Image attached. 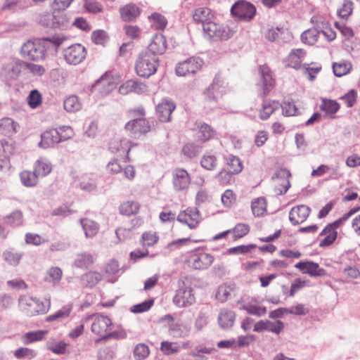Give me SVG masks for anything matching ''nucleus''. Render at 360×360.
Segmentation results:
<instances>
[{
	"label": "nucleus",
	"instance_id": "f257e3e1",
	"mask_svg": "<svg viewBox=\"0 0 360 360\" xmlns=\"http://www.w3.org/2000/svg\"><path fill=\"white\" fill-rule=\"evenodd\" d=\"M159 63L158 56H152L142 51L136 60V72L139 77L148 78L157 72Z\"/></svg>",
	"mask_w": 360,
	"mask_h": 360
},
{
	"label": "nucleus",
	"instance_id": "f03ea898",
	"mask_svg": "<svg viewBox=\"0 0 360 360\" xmlns=\"http://www.w3.org/2000/svg\"><path fill=\"white\" fill-rule=\"evenodd\" d=\"M72 130L70 127L62 126L58 129H50L46 130L41 135V141L39 146L43 148H48L62 141L71 139Z\"/></svg>",
	"mask_w": 360,
	"mask_h": 360
},
{
	"label": "nucleus",
	"instance_id": "7ed1b4c3",
	"mask_svg": "<svg viewBox=\"0 0 360 360\" xmlns=\"http://www.w3.org/2000/svg\"><path fill=\"white\" fill-rule=\"evenodd\" d=\"M18 302L21 310L28 316L44 314L48 312L51 305L49 300L44 302L36 297L27 295L20 296Z\"/></svg>",
	"mask_w": 360,
	"mask_h": 360
},
{
	"label": "nucleus",
	"instance_id": "20e7f679",
	"mask_svg": "<svg viewBox=\"0 0 360 360\" xmlns=\"http://www.w3.org/2000/svg\"><path fill=\"white\" fill-rule=\"evenodd\" d=\"M256 7L245 0L236 1L231 8V15L243 22L251 21L256 15Z\"/></svg>",
	"mask_w": 360,
	"mask_h": 360
},
{
	"label": "nucleus",
	"instance_id": "39448f33",
	"mask_svg": "<svg viewBox=\"0 0 360 360\" xmlns=\"http://www.w3.org/2000/svg\"><path fill=\"white\" fill-rule=\"evenodd\" d=\"M157 124V121L153 118L144 120L133 118L126 123L124 129L133 136L136 137L148 133Z\"/></svg>",
	"mask_w": 360,
	"mask_h": 360
},
{
	"label": "nucleus",
	"instance_id": "423d86ee",
	"mask_svg": "<svg viewBox=\"0 0 360 360\" xmlns=\"http://www.w3.org/2000/svg\"><path fill=\"white\" fill-rule=\"evenodd\" d=\"M179 289L173 298L174 303L179 307H187L195 302L193 289L186 286L184 281L180 278L178 281Z\"/></svg>",
	"mask_w": 360,
	"mask_h": 360
},
{
	"label": "nucleus",
	"instance_id": "0eeeda50",
	"mask_svg": "<svg viewBox=\"0 0 360 360\" xmlns=\"http://www.w3.org/2000/svg\"><path fill=\"white\" fill-rule=\"evenodd\" d=\"M204 65V60L199 56H191L186 60L177 63L175 68L178 76L185 77L194 75L199 71Z\"/></svg>",
	"mask_w": 360,
	"mask_h": 360
},
{
	"label": "nucleus",
	"instance_id": "6e6552de",
	"mask_svg": "<svg viewBox=\"0 0 360 360\" xmlns=\"http://www.w3.org/2000/svg\"><path fill=\"white\" fill-rule=\"evenodd\" d=\"M20 52L22 58L25 60L38 61L45 58L39 39L36 41L28 40L24 43Z\"/></svg>",
	"mask_w": 360,
	"mask_h": 360
},
{
	"label": "nucleus",
	"instance_id": "1a4fd4ad",
	"mask_svg": "<svg viewBox=\"0 0 360 360\" xmlns=\"http://www.w3.org/2000/svg\"><path fill=\"white\" fill-rule=\"evenodd\" d=\"M214 256L204 252L200 248L195 249L191 255L189 262L191 266L196 270L207 269L214 262Z\"/></svg>",
	"mask_w": 360,
	"mask_h": 360
},
{
	"label": "nucleus",
	"instance_id": "9d476101",
	"mask_svg": "<svg viewBox=\"0 0 360 360\" xmlns=\"http://www.w3.org/2000/svg\"><path fill=\"white\" fill-rule=\"evenodd\" d=\"M65 61L70 65L81 63L86 56V49L81 44H72L63 51Z\"/></svg>",
	"mask_w": 360,
	"mask_h": 360
},
{
	"label": "nucleus",
	"instance_id": "9b49d317",
	"mask_svg": "<svg viewBox=\"0 0 360 360\" xmlns=\"http://www.w3.org/2000/svg\"><path fill=\"white\" fill-rule=\"evenodd\" d=\"M64 10H53L51 16L41 19L43 25L53 29L64 30L68 24V18L63 13Z\"/></svg>",
	"mask_w": 360,
	"mask_h": 360
},
{
	"label": "nucleus",
	"instance_id": "f8f14e48",
	"mask_svg": "<svg viewBox=\"0 0 360 360\" xmlns=\"http://www.w3.org/2000/svg\"><path fill=\"white\" fill-rule=\"evenodd\" d=\"M66 39L62 34H55L51 37L39 39L44 57L46 54L54 55L57 53L59 46Z\"/></svg>",
	"mask_w": 360,
	"mask_h": 360
},
{
	"label": "nucleus",
	"instance_id": "ddd939ff",
	"mask_svg": "<svg viewBox=\"0 0 360 360\" xmlns=\"http://www.w3.org/2000/svg\"><path fill=\"white\" fill-rule=\"evenodd\" d=\"M295 267L311 277H325L328 275L326 269L321 268L318 263L313 261H300Z\"/></svg>",
	"mask_w": 360,
	"mask_h": 360
},
{
	"label": "nucleus",
	"instance_id": "4468645a",
	"mask_svg": "<svg viewBox=\"0 0 360 360\" xmlns=\"http://www.w3.org/2000/svg\"><path fill=\"white\" fill-rule=\"evenodd\" d=\"M175 103L169 99L165 98L156 105V115L162 122H169L172 120V113L175 110Z\"/></svg>",
	"mask_w": 360,
	"mask_h": 360
},
{
	"label": "nucleus",
	"instance_id": "2eb2a0df",
	"mask_svg": "<svg viewBox=\"0 0 360 360\" xmlns=\"http://www.w3.org/2000/svg\"><path fill=\"white\" fill-rule=\"evenodd\" d=\"M311 209L305 205L293 207L289 212V220L293 226H297L307 220Z\"/></svg>",
	"mask_w": 360,
	"mask_h": 360
},
{
	"label": "nucleus",
	"instance_id": "dca6fc26",
	"mask_svg": "<svg viewBox=\"0 0 360 360\" xmlns=\"http://www.w3.org/2000/svg\"><path fill=\"white\" fill-rule=\"evenodd\" d=\"M173 186L176 191H184L188 188L191 177L187 171L183 168H177L173 172Z\"/></svg>",
	"mask_w": 360,
	"mask_h": 360
},
{
	"label": "nucleus",
	"instance_id": "f3484780",
	"mask_svg": "<svg viewBox=\"0 0 360 360\" xmlns=\"http://www.w3.org/2000/svg\"><path fill=\"white\" fill-rule=\"evenodd\" d=\"M167 49V40L162 34H155L147 49L144 51L152 56H158L163 54Z\"/></svg>",
	"mask_w": 360,
	"mask_h": 360
},
{
	"label": "nucleus",
	"instance_id": "a211bd4d",
	"mask_svg": "<svg viewBox=\"0 0 360 360\" xmlns=\"http://www.w3.org/2000/svg\"><path fill=\"white\" fill-rule=\"evenodd\" d=\"M223 86V81L219 74L215 75L212 82L203 91V96L208 102H217L218 101L219 89Z\"/></svg>",
	"mask_w": 360,
	"mask_h": 360
},
{
	"label": "nucleus",
	"instance_id": "6ab92c4d",
	"mask_svg": "<svg viewBox=\"0 0 360 360\" xmlns=\"http://www.w3.org/2000/svg\"><path fill=\"white\" fill-rule=\"evenodd\" d=\"M141 8L133 3L128 4L120 8L121 18L124 22L135 21L141 15Z\"/></svg>",
	"mask_w": 360,
	"mask_h": 360
},
{
	"label": "nucleus",
	"instance_id": "aec40b11",
	"mask_svg": "<svg viewBox=\"0 0 360 360\" xmlns=\"http://www.w3.org/2000/svg\"><path fill=\"white\" fill-rule=\"evenodd\" d=\"M112 325V321L110 318L103 315H98L95 319L91 325V331L101 335V338L104 333H105Z\"/></svg>",
	"mask_w": 360,
	"mask_h": 360
},
{
	"label": "nucleus",
	"instance_id": "412c9836",
	"mask_svg": "<svg viewBox=\"0 0 360 360\" xmlns=\"http://www.w3.org/2000/svg\"><path fill=\"white\" fill-rule=\"evenodd\" d=\"M262 91L260 96L265 98L274 86L275 81L272 77L270 70L266 67L261 70Z\"/></svg>",
	"mask_w": 360,
	"mask_h": 360
},
{
	"label": "nucleus",
	"instance_id": "4be33fe9",
	"mask_svg": "<svg viewBox=\"0 0 360 360\" xmlns=\"http://www.w3.org/2000/svg\"><path fill=\"white\" fill-rule=\"evenodd\" d=\"M21 70L18 65L8 64L0 70V78L2 81L9 82L18 78Z\"/></svg>",
	"mask_w": 360,
	"mask_h": 360
},
{
	"label": "nucleus",
	"instance_id": "5701e85b",
	"mask_svg": "<svg viewBox=\"0 0 360 360\" xmlns=\"http://www.w3.org/2000/svg\"><path fill=\"white\" fill-rule=\"evenodd\" d=\"M236 319V314L233 311L229 309H222L218 316V323L222 329H229L232 328Z\"/></svg>",
	"mask_w": 360,
	"mask_h": 360
},
{
	"label": "nucleus",
	"instance_id": "b1692460",
	"mask_svg": "<svg viewBox=\"0 0 360 360\" xmlns=\"http://www.w3.org/2000/svg\"><path fill=\"white\" fill-rule=\"evenodd\" d=\"M305 54L302 49H292L288 56L285 62V66L298 70L301 67V58Z\"/></svg>",
	"mask_w": 360,
	"mask_h": 360
},
{
	"label": "nucleus",
	"instance_id": "393cba45",
	"mask_svg": "<svg viewBox=\"0 0 360 360\" xmlns=\"http://www.w3.org/2000/svg\"><path fill=\"white\" fill-rule=\"evenodd\" d=\"M146 86L138 82L137 80L130 79L127 81L120 87V92L122 94H127L128 92H135L141 94L144 91Z\"/></svg>",
	"mask_w": 360,
	"mask_h": 360
},
{
	"label": "nucleus",
	"instance_id": "a878e982",
	"mask_svg": "<svg viewBox=\"0 0 360 360\" xmlns=\"http://www.w3.org/2000/svg\"><path fill=\"white\" fill-rule=\"evenodd\" d=\"M102 278L100 273L90 271L81 276V283L84 287L92 288L96 285Z\"/></svg>",
	"mask_w": 360,
	"mask_h": 360
},
{
	"label": "nucleus",
	"instance_id": "bb28decb",
	"mask_svg": "<svg viewBox=\"0 0 360 360\" xmlns=\"http://www.w3.org/2000/svg\"><path fill=\"white\" fill-rule=\"evenodd\" d=\"M94 263V258L89 252H82L77 255L74 266L79 269H88Z\"/></svg>",
	"mask_w": 360,
	"mask_h": 360
},
{
	"label": "nucleus",
	"instance_id": "cd10ccee",
	"mask_svg": "<svg viewBox=\"0 0 360 360\" xmlns=\"http://www.w3.org/2000/svg\"><path fill=\"white\" fill-rule=\"evenodd\" d=\"M202 152V146L194 142H188L184 145L181 153L187 158L192 159Z\"/></svg>",
	"mask_w": 360,
	"mask_h": 360
},
{
	"label": "nucleus",
	"instance_id": "c85d7f7f",
	"mask_svg": "<svg viewBox=\"0 0 360 360\" xmlns=\"http://www.w3.org/2000/svg\"><path fill=\"white\" fill-rule=\"evenodd\" d=\"M214 135L215 131L210 124L203 122L198 126V137L202 142L210 141Z\"/></svg>",
	"mask_w": 360,
	"mask_h": 360
},
{
	"label": "nucleus",
	"instance_id": "c756f323",
	"mask_svg": "<svg viewBox=\"0 0 360 360\" xmlns=\"http://www.w3.org/2000/svg\"><path fill=\"white\" fill-rule=\"evenodd\" d=\"M22 184L27 187H33L37 184L38 175L36 172L25 170L20 174Z\"/></svg>",
	"mask_w": 360,
	"mask_h": 360
},
{
	"label": "nucleus",
	"instance_id": "7c9ffc66",
	"mask_svg": "<svg viewBox=\"0 0 360 360\" xmlns=\"http://www.w3.org/2000/svg\"><path fill=\"white\" fill-rule=\"evenodd\" d=\"M236 288V285L234 283L232 284H223L221 285L217 291L216 298L220 301L221 302H226L232 291H233Z\"/></svg>",
	"mask_w": 360,
	"mask_h": 360
},
{
	"label": "nucleus",
	"instance_id": "2f4dec72",
	"mask_svg": "<svg viewBox=\"0 0 360 360\" xmlns=\"http://www.w3.org/2000/svg\"><path fill=\"white\" fill-rule=\"evenodd\" d=\"M140 208L137 202L127 201L122 203L120 207V213L122 215L131 216L136 214Z\"/></svg>",
	"mask_w": 360,
	"mask_h": 360
},
{
	"label": "nucleus",
	"instance_id": "473e14b6",
	"mask_svg": "<svg viewBox=\"0 0 360 360\" xmlns=\"http://www.w3.org/2000/svg\"><path fill=\"white\" fill-rule=\"evenodd\" d=\"M5 224L13 227L20 226L23 221L22 212L20 210H15L4 218Z\"/></svg>",
	"mask_w": 360,
	"mask_h": 360
},
{
	"label": "nucleus",
	"instance_id": "72a5a7b5",
	"mask_svg": "<svg viewBox=\"0 0 360 360\" xmlns=\"http://www.w3.org/2000/svg\"><path fill=\"white\" fill-rule=\"evenodd\" d=\"M17 126V123L10 117H4L0 120V131L2 134H8L15 133Z\"/></svg>",
	"mask_w": 360,
	"mask_h": 360
},
{
	"label": "nucleus",
	"instance_id": "f704fd0d",
	"mask_svg": "<svg viewBox=\"0 0 360 360\" xmlns=\"http://www.w3.org/2000/svg\"><path fill=\"white\" fill-rule=\"evenodd\" d=\"M80 222L86 238H91L97 233L98 225L96 222L87 219H81Z\"/></svg>",
	"mask_w": 360,
	"mask_h": 360
},
{
	"label": "nucleus",
	"instance_id": "c9c22d12",
	"mask_svg": "<svg viewBox=\"0 0 360 360\" xmlns=\"http://www.w3.org/2000/svg\"><path fill=\"white\" fill-rule=\"evenodd\" d=\"M340 108V105L336 101L327 98H323L320 105L321 110L331 115L336 113Z\"/></svg>",
	"mask_w": 360,
	"mask_h": 360
},
{
	"label": "nucleus",
	"instance_id": "e433bc0d",
	"mask_svg": "<svg viewBox=\"0 0 360 360\" xmlns=\"http://www.w3.org/2000/svg\"><path fill=\"white\" fill-rule=\"evenodd\" d=\"M352 64L349 61L342 63H333V70L336 77H342L348 74L352 70Z\"/></svg>",
	"mask_w": 360,
	"mask_h": 360
},
{
	"label": "nucleus",
	"instance_id": "4c0bfd02",
	"mask_svg": "<svg viewBox=\"0 0 360 360\" xmlns=\"http://www.w3.org/2000/svg\"><path fill=\"white\" fill-rule=\"evenodd\" d=\"M48 333V330H36L26 333L23 335V342L25 345H29L32 342L41 340L46 334Z\"/></svg>",
	"mask_w": 360,
	"mask_h": 360
},
{
	"label": "nucleus",
	"instance_id": "58836bf2",
	"mask_svg": "<svg viewBox=\"0 0 360 360\" xmlns=\"http://www.w3.org/2000/svg\"><path fill=\"white\" fill-rule=\"evenodd\" d=\"M148 18L155 30H163L167 25L166 18L159 13H153Z\"/></svg>",
	"mask_w": 360,
	"mask_h": 360
},
{
	"label": "nucleus",
	"instance_id": "ea45409f",
	"mask_svg": "<svg viewBox=\"0 0 360 360\" xmlns=\"http://www.w3.org/2000/svg\"><path fill=\"white\" fill-rule=\"evenodd\" d=\"M52 170L51 164L44 159L38 160L36 162L34 171L39 176H45L48 175Z\"/></svg>",
	"mask_w": 360,
	"mask_h": 360
},
{
	"label": "nucleus",
	"instance_id": "a19ab883",
	"mask_svg": "<svg viewBox=\"0 0 360 360\" xmlns=\"http://www.w3.org/2000/svg\"><path fill=\"white\" fill-rule=\"evenodd\" d=\"M211 14L210 10L207 8H196L193 14V20L198 23H202V25L205 22L210 20L209 17Z\"/></svg>",
	"mask_w": 360,
	"mask_h": 360
},
{
	"label": "nucleus",
	"instance_id": "79ce46f5",
	"mask_svg": "<svg viewBox=\"0 0 360 360\" xmlns=\"http://www.w3.org/2000/svg\"><path fill=\"white\" fill-rule=\"evenodd\" d=\"M63 106L67 112H73L81 108V103L77 96H70L64 101Z\"/></svg>",
	"mask_w": 360,
	"mask_h": 360
},
{
	"label": "nucleus",
	"instance_id": "37998d69",
	"mask_svg": "<svg viewBox=\"0 0 360 360\" xmlns=\"http://www.w3.org/2000/svg\"><path fill=\"white\" fill-rule=\"evenodd\" d=\"M23 255L24 254L22 252H17L13 251V250H11L4 252L3 257L4 260L6 261L8 264L15 266L19 264Z\"/></svg>",
	"mask_w": 360,
	"mask_h": 360
},
{
	"label": "nucleus",
	"instance_id": "c03bdc74",
	"mask_svg": "<svg viewBox=\"0 0 360 360\" xmlns=\"http://www.w3.org/2000/svg\"><path fill=\"white\" fill-rule=\"evenodd\" d=\"M319 37V32L316 31L314 28L305 30L301 34V39L302 42L309 45L314 44L318 41Z\"/></svg>",
	"mask_w": 360,
	"mask_h": 360
},
{
	"label": "nucleus",
	"instance_id": "a18cd8bd",
	"mask_svg": "<svg viewBox=\"0 0 360 360\" xmlns=\"http://www.w3.org/2000/svg\"><path fill=\"white\" fill-rule=\"evenodd\" d=\"M27 100V103L31 108H37L41 104V94L37 89H33L30 92Z\"/></svg>",
	"mask_w": 360,
	"mask_h": 360
},
{
	"label": "nucleus",
	"instance_id": "49530a36",
	"mask_svg": "<svg viewBox=\"0 0 360 360\" xmlns=\"http://www.w3.org/2000/svg\"><path fill=\"white\" fill-rule=\"evenodd\" d=\"M255 244L240 245L236 247L230 248L226 250L228 255H245L252 250L257 248Z\"/></svg>",
	"mask_w": 360,
	"mask_h": 360
},
{
	"label": "nucleus",
	"instance_id": "de8ad7c7",
	"mask_svg": "<svg viewBox=\"0 0 360 360\" xmlns=\"http://www.w3.org/2000/svg\"><path fill=\"white\" fill-rule=\"evenodd\" d=\"M72 309V304L64 306L61 309L57 311L53 314L48 316L46 318V321L48 322H51V321H56V320L61 319V318L68 317V316H69Z\"/></svg>",
	"mask_w": 360,
	"mask_h": 360
},
{
	"label": "nucleus",
	"instance_id": "09e8293b",
	"mask_svg": "<svg viewBox=\"0 0 360 360\" xmlns=\"http://www.w3.org/2000/svg\"><path fill=\"white\" fill-rule=\"evenodd\" d=\"M129 143H130L129 142H124L123 143L122 141H120V143H118V142L112 143L110 144L109 150L112 153H120V155L126 153V158L129 161V153L131 150V147L132 146V145H131L129 147H128L127 149H126L125 148L123 147V145L127 146Z\"/></svg>",
	"mask_w": 360,
	"mask_h": 360
},
{
	"label": "nucleus",
	"instance_id": "8fccbe9b",
	"mask_svg": "<svg viewBox=\"0 0 360 360\" xmlns=\"http://www.w3.org/2000/svg\"><path fill=\"white\" fill-rule=\"evenodd\" d=\"M227 165L232 174H237L243 169L241 160L238 157L233 155H229L227 158Z\"/></svg>",
	"mask_w": 360,
	"mask_h": 360
},
{
	"label": "nucleus",
	"instance_id": "3c124183",
	"mask_svg": "<svg viewBox=\"0 0 360 360\" xmlns=\"http://www.w3.org/2000/svg\"><path fill=\"white\" fill-rule=\"evenodd\" d=\"M251 208L255 216L259 217L266 210V200L264 198H258L252 202Z\"/></svg>",
	"mask_w": 360,
	"mask_h": 360
},
{
	"label": "nucleus",
	"instance_id": "603ef678",
	"mask_svg": "<svg viewBox=\"0 0 360 360\" xmlns=\"http://www.w3.org/2000/svg\"><path fill=\"white\" fill-rule=\"evenodd\" d=\"M279 103L275 101L272 103H264L262 105V110L260 111L259 118L262 120H267L269 116L278 108Z\"/></svg>",
	"mask_w": 360,
	"mask_h": 360
},
{
	"label": "nucleus",
	"instance_id": "864d4df0",
	"mask_svg": "<svg viewBox=\"0 0 360 360\" xmlns=\"http://www.w3.org/2000/svg\"><path fill=\"white\" fill-rule=\"evenodd\" d=\"M353 11V2L351 0H344L342 7L338 10L337 15L338 17L347 19Z\"/></svg>",
	"mask_w": 360,
	"mask_h": 360
},
{
	"label": "nucleus",
	"instance_id": "5fc2aeb1",
	"mask_svg": "<svg viewBox=\"0 0 360 360\" xmlns=\"http://www.w3.org/2000/svg\"><path fill=\"white\" fill-rule=\"evenodd\" d=\"M154 300L148 299L141 303L136 304L131 307L130 311L134 314H140L148 311L153 305Z\"/></svg>",
	"mask_w": 360,
	"mask_h": 360
},
{
	"label": "nucleus",
	"instance_id": "6e6d98bb",
	"mask_svg": "<svg viewBox=\"0 0 360 360\" xmlns=\"http://www.w3.org/2000/svg\"><path fill=\"white\" fill-rule=\"evenodd\" d=\"M233 232V240H236L238 238H243L250 232V226L247 224L239 223L231 229Z\"/></svg>",
	"mask_w": 360,
	"mask_h": 360
},
{
	"label": "nucleus",
	"instance_id": "4d7b16f0",
	"mask_svg": "<svg viewBox=\"0 0 360 360\" xmlns=\"http://www.w3.org/2000/svg\"><path fill=\"white\" fill-rule=\"evenodd\" d=\"M220 29V25L217 24L210 20L205 22L202 26V30L210 39H214L217 32Z\"/></svg>",
	"mask_w": 360,
	"mask_h": 360
},
{
	"label": "nucleus",
	"instance_id": "13d9d810",
	"mask_svg": "<svg viewBox=\"0 0 360 360\" xmlns=\"http://www.w3.org/2000/svg\"><path fill=\"white\" fill-rule=\"evenodd\" d=\"M159 239L158 236L155 233L144 232L140 240V243L143 246L150 247L158 243Z\"/></svg>",
	"mask_w": 360,
	"mask_h": 360
},
{
	"label": "nucleus",
	"instance_id": "bf43d9fd",
	"mask_svg": "<svg viewBox=\"0 0 360 360\" xmlns=\"http://www.w3.org/2000/svg\"><path fill=\"white\" fill-rule=\"evenodd\" d=\"M283 115L286 117L295 115L298 109L295 103L291 101H285L281 105Z\"/></svg>",
	"mask_w": 360,
	"mask_h": 360
},
{
	"label": "nucleus",
	"instance_id": "052dcab7",
	"mask_svg": "<svg viewBox=\"0 0 360 360\" xmlns=\"http://www.w3.org/2000/svg\"><path fill=\"white\" fill-rule=\"evenodd\" d=\"M134 355L136 360H143L149 355L148 347L143 343L138 344L134 349Z\"/></svg>",
	"mask_w": 360,
	"mask_h": 360
},
{
	"label": "nucleus",
	"instance_id": "680f3d73",
	"mask_svg": "<svg viewBox=\"0 0 360 360\" xmlns=\"http://www.w3.org/2000/svg\"><path fill=\"white\" fill-rule=\"evenodd\" d=\"M91 39L96 44L104 45L108 40V35L105 31L98 30L92 32Z\"/></svg>",
	"mask_w": 360,
	"mask_h": 360
},
{
	"label": "nucleus",
	"instance_id": "e2e57ef3",
	"mask_svg": "<svg viewBox=\"0 0 360 360\" xmlns=\"http://www.w3.org/2000/svg\"><path fill=\"white\" fill-rule=\"evenodd\" d=\"M201 166L207 170H213L217 166V158L214 155H203L200 160Z\"/></svg>",
	"mask_w": 360,
	"mask_h": 360
},
{
	"label": "nucleus",
	"instance_id": "0e129e2a",
	"mask_svg": "<svg viewBox=\"0 0 360 360\" xmlns=\"http://www.w3.org/2000/svg\"><path fill=\"white\" fill-rule=\"evenodd\" d=\"M36 355L37 352L34 350L27 347L18 348L14 352V356L18 359H22L25 357L32 359L34 358Z\"/></svg>",
	"mask_w": 360,
	"mask_h": 360
},
{
	"label": "nucleus",
	"instance_id": "69168bd1",
	"mask_svg": "<svg viewBox=\"0 0 360 360\" xmlns=\"http://www.w3.org/2000/svg\"><path fill=\"white\" fill-rule=\"evenodd\" d=\"M234 32L228 26L220 25V29L218 30L214 37L216 39L221 40H227L233 35Z\"/></svg>",
	"mask_w": 360,
	"mask_h": 360
},
{
	"label": "nucleus",
	"instance_id": "338daca9",
	"mask_svg": "<svg viewBox=\"0 0 360 360\" xmlns=\"http://www.w3.org/2000/svg\"><path fill=\"white\" fill-rule=\"evenodd\" d=\"M84 7L89 13H97L102 11V6L96 0H84Z\"/></svg>",
	"mask_w": 360,
	"mask_h": 360
},
{
	"label": "nucleus",
	"instance_id": "774afa93",
	"mask_svg": "<svg viewBox=\"0 0 360 360\" xmlns=\"http://www.w3.org/2000/svg\"><path fill=\"white\" fill-rule=\"evenodd\" d=\"M243 309L251 315L262 316L266 313V307L257 305L244 306Z\"/></svg>",
	"mask_w": 360,
	"mask_h": 360
}]
</instances>
